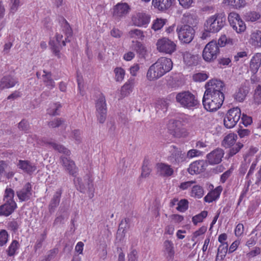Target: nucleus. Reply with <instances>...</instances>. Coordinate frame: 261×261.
<instances>
[{"label":"nucleus","instance_id":"1","mask_svg":"<svg viewBox=\"0 0 261 261\" xmlns=\"http://www.w3.org/2000/svg\"><path fill=\"white\" fill-rule=\"evenodd\" d=\"M173 63L171 59L162 57L149 68L146 77L150 81L156 80L167 72L172 68Z\"/></svg>","mask_w":261,"mask_h":261},{"label":"nucleus","instance_id":"2","mask_svg":"<svg viewBox=\"0 0 261 261\" xmlns=\"http://www.w3.org/2000/svg\"><path fill=\"white\" fill-rule=\"evenodd\" d=\"M226 17L224 13H216L206 19L204 25V32L201 38L205 39L210 33H215L220 31L225 25Z\"/></svg>","mask_w":261,"mask_h":261},{"label":"nucleus","instance_id":"3","mask_svg":"<svg viewBox=\"0 0 261 261\" xmlns=\"http://www.w3.org/2000/svg\"><path fill=\"white\" fill-rule=\"evenodd\" d=\"M224 100V95H220L219 93L212 94L204 92L202 103L206 111L215 112L221 107Z\"/></svg>","mask_w":261,"mask_h":261},{"label":"nucleus","instance_id":"4","mask_svg":"<svg viewBox=\"0 0 261 261\" xmlns=\"http://www.w3.org/2000/svg\"><path fill=\"white\" fill-rule=\"evenodd\" d=\"M176 101L182 107L191 109L199 103L195 96L190 91L178 93L176 96Z\"/></svg>","mask_w":261,"mask_h":261},{"label":"nucleus","instance_id":"5","mask_svg":"<svg viewBox=\"0 0 261 261\" xmlns=\"http://www.w3.org/2000/svg\"><path fill=\"white\" fill-rule=\"evenodd\" d=\"M156 46L159 52L167 55H172L177 49L176 43L167 37L158 39Z\"/></svg>","mask_w":261,"mask_h":261},{"label":"nucleus","instance_id":"6","mask_svg":"<svg viewBox=\"0 0 261 261\" xmlns=\"http://www.w3.org/2000/svg\"><path fill=\"white\" fill-rule=\"evenodd\" d=\"M220 53L219 46L216 41L208 42L205 46L202 52V57L207 62H211L216 60Z\"/></svg>","mask_w":261,"mask_h":261},{"label":"nucleus","instance_id":"7","mask_svg":"<svg viewBox=\"0 0 261 261\" xmlns=\"http://www.w3.org/2000/svg\"><path fill=\"white\" fill-rule=\"evenodd\" d=\"M168 160L174 166H180L187 159L186 153L175 145L170 146Z\"/></svg>","mask_w":261,"mask_h":261},{"label":"nucleus","instance_id":"8","mask_svg":"<svg viewBox=\"0 0 261 261\" xmlns=\"http://www.w3.org/2000/svg\"><path fill=\"white\" fill-rule=\"evenodd\" d=\"M179 40L182 43L188 44L193 39L195 35L194 29L187 24L178 26L176 29Z\"/></svg>","mask_w":261,"mask_h":261},{"label":"nucleus","instance_id":"9","mask_svg":"<svg viewBox=\"0 0 261 261\" xmlns=\"http://www.w3.org/2000/svg\"><path fill=\"white\" fill-rule=\"evenodd\" d=\"M228 20L230 25L237 33H241L246 30V24L237 13L230 12L228 14Z\"/></svg>","mask_w":261,"mask_h":261},{"label":"nucleus","instance_id":"10","mask_svg":"<svg viewBox=\"0 0 261 261\" xmlns=\"http://www.w3.org/2000/svg\"><path fill=\"white\" fill-rule=\"evenodd\" d=\"M182 123L180 121L171 119L167 124L168 133L175 138H180L186 136L185 129L181 127Z\"/></svg>","mask_w":261,"mask_h":261},{"label":"nucleus","instance_id":"11","mask_svg":"<svg viewBox=\"0 0 261 261\" xmlns=\"http://www.w3.org/2000/svg\"><path fill=\"white\" fill-rule=\"evenodd\" d=\"M96 108L97 119L100 123H103L106 119L107 110L105 97L101 93L96 102Z\"/></svg>","mask_w":261,"mask_h":261},{"label":"nucleus","instance_id":"12","mask_svg":"<svg viewBox=\"0 0 261 261\" xmlns=\"http://www.w3.org/2000/svg\"><path fill=\"white\" fill-rule=\"evenodd\" d=\"M224 84L223 82L216 79H212L207 82L205 85L204 92L212 94L219 93L220 95H224L222 92Z\"/></svg>","mask_w":261,"mask_h":261},{"label":"nucleus","instance_id":"13","mask_svg":"<svg viewBox=\"0 0 261 261\" xmlns=\"http://www.w3.org/2000/svg\"><path fill=\"white\" fill-rule=\"evenodd\" d=\"M150 21V16L145 13H138L132 17L133 24L139 27H147Z\"/></svg>","mask_w":261,"mask_h":261},{"label":"nucleus","instance_id":"14","mask_svg":"<svg viewBox=\"0 0 261 261\" xmlns=\"http://www.w3.org/2000/svg\"><path fill=\"white\" fill-rule=\"evenodd\" d=\"M224 152L221 148H217L206 155V160L210 165L219 164L224 156Z\"/></svg>","mask_w":261,"mask_h":261},{"label":"nucleus","instance_id":"15","mask_svg":"<svg viewBox=\"0 0 261 261\" xmlns=\"http://www.w3.org/2000/svg\"><path fill=\"white\" fill-rule=\"evenodd\" d=\"M32 193V186L30 182H27L21 189L16 191V195L20 201L29 200Z\"/></svg>","mask_w":261,"mask_h":261},{"label":"nucleus","instance_id":"16","mask_svg":"<svg viewBox=\"0 0 261 261\" xmlns=\"http://www.w3.org/2000/svg\"><path fill=\"white\" fill-rule=\"evenodd\" d=\"M155 168L157 174L164 177H168L174 173V170L171 165L164 163H158Z\"/></svg>","mask_w":261,"mask_h":261},{"label":"nucleus","instance_id":"17","mask_svg":"<svg viewBox=\"0 0 261 261\" xmlns=\"http://www.w3.org/2000/svg\"><path fill=\"white\" fill-rule=\"evenodd\" d=\"M129 6L126 3H118L113 10V16L116 19L119 20L128 12Z\"/></svg>","mask_w":261,"mask_h":261},{"label":"nucleus","instance_id":"18","mask_svg":"<svg viewBox=\"0 0 261 261\" xmlns=\"http://www.w3.org/2000/svg\"><path fill=\"white\" fill-rule=\"evenodd\" d=\"M18 81L16 77L11 74L4 76L0 80V90L9 89L14 87Z\"/></svg>","mask_w":261,"mask_h":261},{"label":"nucleus","instance_id":"19","mask_svg":"<svg viewBox=\"0 0 261 261\" xmlns=\"http://www.w3.org/2000/svg\"><path fill=\"white\" fill-rule=\"evenodd\" d=\"M5 201V203L0 206V215L9 216L17 208V204L14 200Z\"/></svg>","mask_w":261,"mask_h":261},{"label":"nucleus","instance_id":"20","mask_svg":"<svg viewBox=\"0 0 261 261\" xmlns=\"http://www.w3.org/2000/svg\"><path fill=\"white\" fill-rule=\"evenodd\" d=\"M206 163L203 160L196 161L192 163L188 168V171L192 175L198 174L205 169Z\"/></svg>","mask_w":261,"mask_h":261},{"label":"nucleus","instance_id":"21","mask_svg":"<svg viewBox=\"0 0 261 261\" xmlns=\"http://www.w3.org/2000/svg\"><path fill=\"white\" fill-rule=\"evenodd\" d=\"M61 160L65 170H67L70 175H72L73 176H75L78 169L74 162L66 157L62 156L61 157Z\"/></svg>","mask_w":261,"mask_h":261},{"label":"nucleus","instance_id":"22","mask_svg":"<svg viewBox=\"0 0 261 261\" xmlns=\"http://www.w3.org/2000/svg\"><path fill=\"white\" fill-rule=\"evenodd\" d=\"M175 0H152V5L156 9L160 11H165L169 9Z\"/></svg>","mask_w":261,"mask_h":261},{"label":"nucleus","instance_id":"23","mask_svg":"<svg viewBox=\"0 0 261 261\" xmlns=\"http://www.w3.org/2000/svg\"><path fill=\"white\" fill-rule=\"evenodd\" d=\"M65 24L64 27V29L63 30L65 31V34L67 38H65V40H63V35L62 34L57 33L56 35V41L58 44L59 45H61V43H62L63 46H65L66 42L69 41L68 39V38L69 37H71L72 35V29L69 25V24L68 22L65 19Z\"/></svg>","mask_w":261,"mask_h":261},{"label":"nucleus","instance_id":"24","mask_svg":"<svg viewBox=\"0 0 261 261\" xmlns=\"http://www.w3.org/2000/svg\"><path fill=\"white\" fill-rule=\"evenodd\" d=\"M223 188L221 186L217 187L210 191L204 197V201L207 203H211L218 200L222 191Z\"/></svg>","mask_w":261,"mask_h":261},{"label":"nucleus","instance_id":"25","mask_svg":"<svg viewBox=\"0 0 261 261\" xmlns=\"http://www.w3.org/2000/svg\"><path fill=\"white\" fill-rule=\"evenodd\" d=\"M163 251L166 258L168 260H172L175 255L173 243L169 240H166L163 244Z\"/></svg>","mask_w":261,"mask_h":261},{"label":"nucleus","instance_id":"26","mask_svg":"<svg viewBox=\"0 0 261 261\" xmlns=\"http://www.w3.org/2000/svg\"><path fill=\"white\" fill-rule=\"evenodd\" d=\"M261 65V53L255 54L251 58L250 62V69L251 72L255 74L258 71Z\"/></svg>","mask_w":261,"mask_h":261},{"label":"nucleus","instance_id":"27","mask_svg":"<svg viewBox=\"0 0 261 261\" xmlns=\"http://www.w3.org/2000/svg\"><path fill=\"white\" fill-rule=\"evenodd\" d=\"M18 166L24 172L30 174L33 173L37 169L35 165L31 163L29 161L19 160Z\"/></svg>","mask_w":261,"mask_h":261},{"label":"nucleus","instance_id":"28","mask_svg":"<svg viewBox=\"0 0 261 261\" xmlns=\"http://www.w3.org/2000/svg\"><path fill=\"white\" fill-rule=\"evenodd\" d=\"M134 79H129L121 88L122 97L127 96L132 92L134 86Z\"/></svg>","mask_w":261,"mask_h":261},{"label":"nucleus","instance_id":"29","mask_svg":"<svg viewBox=\"0 0 261 261\" xmlns=\"http://www.w3.org/2000/svg\"><path fill=\"white\" fill-rule=\"evenodd\" d=\"M42 142L45 144H49L51 145L53 148L58 152L63 153L66 155L69 156L70 154V151L69 149L65 148L64 146L61 144H58L56 143H54L47 140H42Z\"/></svg>","mask_w":261,"mask_h":261},{"label":"nucleus","instance_id":"30","mask_svg":"<svg viewBox=\"0 0 261 261\" xmlns=\"http://www.w3.org/2000/svg\"><path fill=\"white\" fill-rule=\"evenodd\" d=\"M61 194L62 190L61 189L55 193L49 205V212L53 211L59 205Z\"/></svg>","mask_w":261,"mask_h":261},{"label":"nucleus","instance_id":"31","mask_svg":"<svg viewBox=\"0 0 261 261\" xmlns=\"http://www.w3.org/2000/svg\"><path fill=\"white\" fill-rule=\"evenodd\" d=\"M248 93V91L247 89H246L245 87H241L234 94V98L237 101L243 102L245 100Z\"/></svg>","mask_w":261,"mask_h":261},{"label":"nucleus","instance_id":"32","mask_svg":"<svg viewBox=\"0 0 261 261\" xmlns=\"http://www.w3.org/2000/svg\"><path fill=\"white\" fill-rule=\"evenodd\" d=\"M237 136L234 134H229L222 141V145L225 148H229L233 146L236 142Z\"/></svg>","mask_w":261,"mask_h":261},{"label":"nucleus","instance_id":"33","mask_svg":"<svg viewBox=\"0 0 261 261\" xmlns=\"http://www.w3.org/2000/svg\"><path fill=\"white\" fill-rule=\"evenodd\" d=\"M228 118H231L233 120L238 122L241 116V111L239 108H233L229 110L226 114Z\"/></svg>","mask_w":261,"mask_h":261},{"label":"nucleus","instance_id":"34","mask_svg":"<svg viewBox=\"0 0 261 261\" xmlns=\"http://www.w3.org/2000/svg\"><path fill=\"white\" fill-rule=\"evenodd\" d=\"M228 244H222L219 246L216 258V261H221L223 259L228 251Z\"/></svg>","mask_w":261,"mask_h":261},{"label":"nucleus","instance_id":"35","mask_svg":"<svg viewBox=\"0 0 261 261\" xmlns=\"http://www.w3.org/2000/svg\"><path fill=\"white\" fill-rule=\"evenodd\" d=\"M19 247V244L18 241L15 240H13L7 250V253L8 256H14L15 254L16 251L18 249Z\"/></svg>","mask_w":261,"mask_h":261},{"label":"nucleus","instance_id":"36","mask_svg":"<svg viewBox=\"0 0 261 261\" xmlns=\"http://www.w3.org/2000/svg\"><path fill=\"white\" fill-rule=\"evenodd\" d=\"M227 2L228 6L235 9L244 8L246 5L245 0H227Z\"/></svg>","mask_w":261,"mask_h":261},{"label":"nucleus","instance_id":"37","mask_svg":"<svg viewBox=\"0 0 261 261\" xmlns=\"http://www.w3.org/2000/svg\"><path fill=\"white\" fill-rule=\"evenodd\" d=\"M252 105L259 106L261 104V86L258 85L254 90Z\"/></svg>","mask_w":261,"mask_h":261},{"label":"nucleus","instance_id":"38","mask_svg":"<svg viewBox=\"0 0 261 261\" xmlns=\"http://www.w3.org/2000/svg\"><path fill=\"white\" fill-rule=\"evenodd\" d=\"M43 72L45 73L44 75H43V81L46 86L50 89L54 88L55 86V83L51 79V73L50 72H46L45 71H43Z\"/></svg>","mask_w":261,"mask_h":261},{"label":"nucleus","instance_id":"39","mask_svg":"<svg viewBox=\"0 0 261 261\" xmlns=\"http://www.w3.org/2000/svg\"><path fill=\"white\" fill-rule=\"evenodd\" d=\"M204 195V190L202 187L200 186H194L193 187L191 191V196L197 198H201Z\"/></svg>","mask_w":261,"mask_h":261},{"label":"nucleus","instance_id":"40","mask_svg":"<svg viewBox=\"0 0 261 261\" xmlns=\"http://www.w3.org/2000/svg\"><path fill=\"white\" fill-rule=\"evenodd\" d=\"M208 213L206 211H203L199 214L193 216L192 221L194 225L203 222V220L207 216Z\"/></svg>","mask_w":261,"mask_h":261},{"label":"nucleus","instance_id":"41","mask_svg":"<svg viewBox=\"0 0 261 261\" xmlns=\"http://www.w3.org/2000/svg\"><path fill=\"white\" fill-rule=\"evenodd\" d=\"M251 39L254 45L261 47V31H257L252 33Z\"/></svg>","mask_w":261,"mask_h":261},{"label":"nucleus","instance_id":"42","mask_svg":"<svg viewBox=\"0 0 261 261\" xmlns=\"http://www.w3.org/2000/svg\"><path fill=\"white\" fill-rule=\"evenodd\" d=\"M183 60L185 63L188 66H192L194 64L195 56L189 51L182 53Z\"/></svg>","mask_w":261,"mask_h":261},{"label":"nucleus","instance_id":"43","mask_svg":"<svg viewBox=\"0 0 261 261\" xmlns=\"http://www.w3.org/2000/svg\"><path fill=\"white\" fill-rule=\"evenodd\" d=\"M62 107L59 102L53 103L50 105L49 108L47 109V113L49 115L55 116L59 115V113L58 112L59 109Z\"/></svg>","mask_w":261,"mask_h":261},{"label":"nucleus","instance_id":"44","mask_svg":"<svg viewBox=\"0 0 261 261\" xmlns=\"http://www.w3.org/2000/svg\"><path fill=\"white\" fill-rule=\"evenodd\" d=\"M128 35L131 38L143 40L145 37L143 32L139 29H133L129 31Z\"/></svg>","mask_w":261,"mask_h":261},{"label":"nucleus","instance_id":"45","mask_svg":"<svg viewBox=\"0 0 261 261\" xmlns=\"http://www.w3.org/2000/svg\"><path fill=\"white\" fill-rule=\"evenodd\" d=\"M245 16L247 20L253 22L259 19L260 17V15L258 12L250 11L246 13Z\"/></svg>","mask_w":261,"mask_h":261},{"label":"nucleus","instance_id":"46","mask_svg":"<svg viewBox=\"0 0 261 261\" xmlns=\"http://www.w3.org/2000/svg\"><path fill=\"white\" fill-rule=\"evenodd\" d=\"M132 43V47L137 53L142 54L145 52V47L141 42L133 41Z\"/></svg>","mask_w":261,"mask_h":261},{"label":"nucleus","instance_id":"47","mask_svg":"<svg viewBox=\"0 0 261 261\" xmlns=\"http://www.w3.org/2000/svg\"><path fill=\"white\" fill-rule=\"evenodd\" d=\"M208 75L206 73L198 72L193 74V80L196 82H202L206 80Z\"/></svg>","mask_w":261,"mask_h":261},{"label":"nucleus","instance_id":"48","mask_svg":"<svg viewBox=\"0 0 261 261\" xmlns=\"http://www.w3.org/2000/svg\"><path fill=\"white\" fill-rule=\"evenodd\" d=\"M188 204L189 202L187 199H181L177 203L176 210L180 212H185L188 209Z\"/></svg>","mask_w":261,"mask_h":261},{"label":"nucleus","instance_id":"49","mask_svg":"<svg viewBox=\"0 0 261 261\" xmlns=\"http://www.w3.org/2000/svg\"><path fill=\"white\" fill-rule=\"evenodd\" d=\"M115 74V80L117 82H121L125 75V71L121 67H116L114 69Z\"/></svg>","mask_w":261,"mask_h":261},{"label":"nucleus","instance_id":"50","mask_svg":"<svg viewBox=\"0 0 261 261\" xmlns=\"http://www.w3.org/2000/svg\"><path fill=\"white\" fill-rule=\"evenodd\" d=\"M260 254H261V248L256 246L246 254V256L250 259Z\"/></svg>","mask_w":261,"mask_h":261},{"label":"nucleus","instance_id":"51","mask_svg":"<svg viewBox=\"0 0 261 261\" xmlns=\"http://www.w3.org/2000/svg\"><path fill=\"white\" fill-rule=\"evenodd\" d=\"M9 234L5 229L0 231V246L5 245L8 241Z\"/></svg>","mask_w":261,"mask_h":261},{"label":"nucleus","instance_id":"52","mask_svg":"<svg viewBox=\"0 0 261 261\" xmlns=\"http://www.w3.org/2000/svg\"><path fill=\"white\" fill-rule=\"evenodd\" d=\"M207 230V227L205 226H202L200 227L198 230H196L195 232H193L192 237V241H195V239L204 234Z\"/></svg>","mask_w":261,"mask_h":261},{"label":"nucleus","instance_id":"53","mask_svg":"<svg viewBox=\"0 0 261 261\" xmlns=\"http://www.w3.org/2000/svg\"><path fill=\"white\" fill-rule=\"evenodd\" d=\"M243 144L241 143H237L234 146L231 147L228 153L229 156H232L233 155L237 154L241 149L243 147Z\"/></svg>","mask_w":261,"mask_h":261},{"label":"nucleus","instance_id":"54","mask_svg":"<svg viewBox=\"0 0 261 261\" xmlns=\"http://www.w3.org/2000/svg\"><path fill=\"white\" fill-rule=\"evenodd\" d=\"M14 191L11 188H7L5 191L4 201L14 200Z\"/></svg>","mask_w":261,"mask_h":261},{"label":"nucleus","instance_id":"55","mask_svg":"<svg viewBox=\"0 0 261 261\" xmlns=\"http://www.w3.org/2000/svg\"><path fill=\"white\" fill-rule=\"evenodd\" d=\"M237 122L233 120L231 118H228V116L227 115L224 119V125L227 128H233Z\"/></svg>","mask_w":261,"mask_h":261},{"label":"nucleus","instance_id":"56","mask_svg":"<svg viewBox=\"0 0 261 261\" xmlns=\"http://www.w3.org/2000/svg\"><path fill=\"white\" fill-rule=\"evenodd\" d=\"M165 24V21L163 19L157 18L152 24V29L154 31L160 30Z\"/></svg>","mask_w":261,"mask_h":261},{"label":"nucleus","instance_id":"57","mask_svg":"<svg viewBox=\"0 0 261 261\" xmlns=\"http://www.w3.org/2000/svg\"><path fill=\"white\" fill-rule=\"evenodd\" d=\"M168 107V103L167 101L163 99H160L157 100L156 102V108L158 109H161L166 111Z\"/></svg>","mask_w":261,"mask_h":261},{"label":"nucleus","instance_id":"58","mask_svg":"<svg viewBox=\"0 0 261 261\" xmlns=\"http://www.w3.org/2000/svg\"><path fill=\"white\" fill-rule=\"evenodd\" d=\"M179 5L184 9H189L192 7L194 0H178Z\"/></svg>","mask_w":261,"mask_h":261},{"label":"nucleus","instance_id":"59","mask_svg":"<svg viewBox=\"0 0 261 261\" xmlns=\"http://www.w3.org/2000/svg\"><path fill=\"white\" fill-rule=\"evenodd\" d=\"M202 154L201 151L195 149H192L189 150L187 153L186 156L189 158H193L194 157H197L201 155Z\"/></svg>","mask_w":261,"mask_h":261},{"label":"nucleus","instance_id":"60","mask_svg":"<svg viewBox=\"0 0 261 261\" xmlns=\"http://www.w3.org/2000/svg\"><path fill=\"white\" fill-rule=\"evenodd\" d=\"M18 128L20 130L26 132L29 129L30 125L27 121L23 119L19 123Z\"/></svg>","mask_w":261,"mask_h":261},{"label":"nucleus","instance_id":"61","mask_svg":"<svg viewBox=\"0 0 261 261\" xmlns=\"http://www.w3.org/2000/svg\"><path fill=\"white\" fill-rule=\"evenodd\" d=\"M244 230V227L243 224L239 223L234 229V234L236 237H239L242 236Z\"/></svg>","mask_w":261,"mask_h":261},{"label":"nucleus","instance_id":"62","mask_svg":"<svg viewBox=\"0 0 261 261\" xmlns=\"http://www.w3.org/2000/svg\"><path fill=\"white\" fill-rule=\"evenodd\" d=\"M225 169V168L222 165H218L216 167L211 169L210 170V174L212 175L219 174L222 172Z\"/></svg>","mask_w":261,"mask_h":261},{"label":"nucleus","instance_id":"63","mask_svg":"<svg viewBox=\"0 0 261 261\" xmlns=\"http://www.w3.org/2000/svg\"><path fill=\"white\" fill-rule=\"evenodd\" d=\"M241 120L242 123L246 126L250 125L252 122V117L244 114H243Z\"/></svg>","mask_w":261,"mask_h":261},{"label":"nucleus","instance_id":"64","mask_svg":"<svg viewBox=\"0 0 261 261\" xmlns=\"http://www.w3.org/2000/svg\"><path fill=\"white\" fill-rule=\"evenodd\" d=\"M248 53L245 51H242L237 53L234 56V62H237L241 59L247 57Z\"/></svg>","mask_w":261,"mask_h":261}]
</instances>
